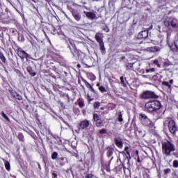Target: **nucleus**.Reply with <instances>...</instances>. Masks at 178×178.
Returning <instances> with one entry per match:
<instances>
[{"mask_svg":"<svg viewBox=\"0 0 178 178\" xmlns=\"http://www.w3.org/2000/svg\"><path fill=\"white\" fill-rule=\"evenodd\" d=\"M0 59L1 61H3V63L6 62V58L3 55V53L0 51Z\"/></svg>","mask_w":178,"mask_h":178,"instance_id":"obj_23","label":"nucleus"},{"mask_svg":"<svg viewBox=\"0 0 178 178\" xmlns=\"http://www.w3.org/2000/svg\"><path fill=\"white\" fill-rule=\"evenodd\" d=\"M93 120L95 122H98V120H99V116L98 115V114L97 113L93 114Z\"/></svg>","mask_w":178,"mask_h":178,"instance_id":"obj_28","label":"nucleus"},{"mask_svg":"<svg viewBox=\"0 0 178 178\" xmlns=\"http://www.w3.org/2000/svg\"><path fill=\"white\" fill-rule=\"evenodd\" d=\"M93 106L95 109H98V108H99V106H101V103H99L98 102H95L93 104Z\"/></svg>","mask_w":178,"mask_h":178,"instance_id":"obj_29","label":"nucleus"},{"mask_svg":"<svg viewBox=\"0 0 178 178\" xmlns=\"http://www.w3.org/2000/svg\"><path fill=\"white\" fill-rule=\"evenodd\" d=\"M85 13H86V16L88 19H98V17H97V14L95 13H93V12H86Z\"/></svg>","mask_w":178,"mask_h":178,"instance_id":"obj_16","label":"nucleus"},{"mask_svg":"<svg viewBox=\"0 0 178 178\" xmlns=\"http://www.w3.org/2000/svg\"><path fill=\"white\" fill-rule=\"evenodd\" d=\"M147 51L151 53L159 52V51H161V47L157 46L147 47Z\"/></svg>","mask_w":178,"mask_h":178,"instance_id":"obj_14","label":"nucleus"},{"mask_svg":"<svg viewBox=\"0 0 178 178\" xmlns=\"http://www.w3.org/2000/svg\"><path fill=\"white\" fill-rule=\"evenodd\" d=\"M57 158H58V152H53L51 154V159L55 161V159H56Z\"/></svg>","mask_w":178,"mask_h":178,"instance_id":"obj_27","label":"nucleus"},{"mask_svg":"<svg viewBox=\"0 0 178 178\" xmlns=\"http://www.w3.org/2000/svg\"><path fill=\"white\" fill-rule=\"evenodd\" d=\"M81 66L80 65V64L77 65V67H81Z\"/></svg>","mask_w":178,"mask_h":178,"instance_id":"obj_55","label":"nucleus"},{"mask_svg":"<svg viewBox=\"0 0 178 178\" xmlns=\"http://www.w3.org/2000/svg\"><path fill=\"white\" fill-rule=\"evenodd\" d=\"M113 157H111V160H113Z\"/></svg>","mask_w":178,"mask_h":178,"instance_id":"obj_63","label":"nucleus"},{"mask_svg":"<svg viewBox=\"0 0 178 178\" xmlns=\"http://www.w3.org/2000/svg\"><path fill=\"white\" fill-rule=\"evenodd\" d=\"M125 66L127 67V70H131V69H133V66H134V63H127L125 64Z\"/></svg>","mask_w":178,"mask_h":178,"instance_id":"obj_20","label":"nucleus"},{"mask_svg":"<svg viewBox=\"0 0 178 178\" xmlns=\"http://www.w3.org/2000/svg\"><path fill=\"white\" fill-rule=\"evenodd\" d=\"M165 175H169L172 172V170L170 168H166L163 170Z\"/></svg>","mask_w":178,"mask_h":178,"instance_id":"obj_34","label":"nucleus"},{"mask_svg":"<svg viewBox=\"0 0 178 178\" xmlns=\"http://www.w3.org/2000/svg\"><path fill=\"white\" fill-rule=\"evenodd\" d=\"M140 97L143 98V99H151L158 98V95L153 91L146 90L141 94Z\"/></svg>","mask_w":178,"mask_h":178,"instance_id":"obj_5","label":"nucleus"},{"mask_svg":"<svg viewBox=\"0 0 178 178\" xmlns=\"http://www.w3.org/2000/svg\"><path fill=\"white\" fill-rule=\"evenodd\" d=\"M164 124H168V129L172 134H175L177 131L176 122L173 120L168 119L164 122Z\"/></svg>","mask_w":178,"mask_h":178,"instance_id":"obj_4","label":"nucleus"},{"mask_svg":"<svg viewBox=\"0 0 178 178\" xmlns=\"http://www.w3.org/2000/svg\"><path fill=\"white\" fill-rule=\"evenodd\" d=\"M79 106L80 108H84V102L80 101V102H79Z\"/></svg>","mask_w":178,"mask_h":178,"instance_id":"obj_39","label":"nucleus"},{"mask_svg":"<svg viewBox=\"0 0 178 178\" xmlns=\"http://www.w3.org/2000/svg\"><path fill=\"white\" fill-rule=\"evenodd\" d=\"M104 30H105L106 33H109V29L108 27L104 29Z\"/></svg>","mask_w":178,"mask_h":178,"instance_id":"obj_46","label":"nucleus"},{"mask_svg":"<svg viewBox=\"0 0 178 178\" xmlns=\"http://www.w3.org/2000/svg\"><path fill=\"white\" fill-rule=\"evenodd\" d=\"M26 70L29 73V74L31 76H32V77H35V76L37 75V73L34 72V70H33V68L31 67H28L26 68Z\"/></svg>","mask_w":178,"mask_h":178,"instance_id":"obj_19","label":"nucleus"},{"mask_svg":"<svg viewBox=\"0 0 178 178\" xmlns=\"http://www.w3.org/2000/svg\"><path fill=\"white\" fill-rule=\"evenodd\" d=\"M118 122H123V115H122V113H120L118 118Z\"/></svg>","mask_w":178,"mask_h":178,"instance_id":"obj_35","label":"nucleus"},{"mask_svg":"<svg viewBox=\"0 0 178 178\" xmlns=\"http://www.w3.org/2000/svg\"><path fill=\"white\" fill-rule=\"evenodd\" d=\"M17 55L23 60V59H29V54H27L22 48L17 49Z\"/></svg>","mask_w":178,"mask_h":178,"instance_id":"obj_7","label":"nucleus"},{"mask_svg":"<svg viewBox=\"0 0 178 178\" xmlns=\"http://www.w3.org/2000/svg\"><path fill=\"white\" fill-rule=\"evenodd\" d=\"M121 154H122V155H127V154H126V152H124V151H123V152H121Z\"/></svg>","mask_w":178,"mask_h":178,"instance_id":"obj_49","label":"nucleus"},{"mask_svg":"<svg viewBox=\"0 0 178 178\" xmlns=\"http://www.w3.org/2000/svg\"><path fill=\"white\" fill-rule=\"evenodd\" d=\"M136 155L137 156V161L138 163H140L141 162V160H140V156H138V150H136Z\"/></svg>","mask_w":178,"mask_h":178,"instance_id":"obj_33","label":"nucleus"},{"mask_svg":"<svg viewBox=\"0 0 178 178\" xmlns=\"http://www.w3.org/2000/svg\"><path fill=\"white\" fill-rule=\"evenodd\" d=\"M70 51L73 56L76 58V59H79L80 58V51L76 49V47H74V49H72V50Z\"/></svg>","mask_w":178,"mask_h":178,"instance_id":"obj_18","label":"nucleus"},{"mask_svg":"<svg viewBox=\"0 0 178 178\" xmlns=\"http://www.w3.org/2000/svg\"><path fill=\"white\" fill-rule=\"evenodd\" d=\"M79 130H84V129H87L90 126V121L84 120L79 123Z\"/></svg>","mask_w":178,"mask_h":178,"instance_id":"obj_9","label":"nucleus"},{"mask_svg":"<svg viewBox=\"0 0 178 178\" xmlns=\"http://www.w3.org/2000/svg\"><path fill=\"white\" fill-rule=\"evenodd\" d=\"M5 168L6 169V170H8L9 172V170H10V163H9V161H6L5 163Z\"/></svg>","mask_w":178,"mask_h":178,"instance_id":"obj_25","label":"nucleus"},{"mask_svg":"<svg viewBox=\"0 0 178 178\" xmlns=\"http://www.w3.org/2000/svg\"><path fill=\"white\" fill-rule=\"evenodd\" d=\"M60 161H65V158H64V157H60Z\"/></svg>","mask_w":178,"mask_h":178,"instance_id":"obj_51","label":"nucleus"},{"mask_svg":"<svg viewBox=\"0 0 178 178\" xmlns=\"http://www.w3.org/2000/svg\"><path fill=\"white\" fill-rule=\"evenodd\" d=\"M52 177L53 178H58V174H56V172H53L52 173Z\"/></svg>","mask_w":178,"mask_h":178,"instance_id":"obj_42","label":"nucleus"},{"mask_svg":"<svg viewBox=\"0 0 178 178\" xmlns=\"http://www.w3.org/2000/svg\"><path fill=\"white\" fill-rule=\"evenodd\" d=\"M154 65H156V66H158V67H161V65L159 64V61H158L157 59L154 60Z\"/></svg>","mask_w":178,"mask_h":178,"instance_id":"obj_38","label":"nucleus"},{"mask_svg":"<svg viewBox=\"0 0 178 178\" xmlns=\"http://www.w3.org/2000/svg\"><path fill=\"white\" fill-rule=\"evenodd\" d=\"M146 73H154L155 72V68L146 69Z\"/></svg>","mask_w":178,"mask_h":178,"instance_id":"obj_31","label":"nucleus"},{"mask_svg":"<svg viewBox=\"0 0 178 178\" xmlns=\"http://www.w3.org/2000/svg\"><path fill=\"white\" fill-rule=\"evenodd\" d=\"M167 37L168 38H169V37H170V35L169 33H167Z\"/></svg>","mask_w":178,"mask_h":178,"instance_id":"obj_53","label":"nucleus"},{"mask_svg":"<svg viewBox=\"0 0 178 178\" xmlns=\"http://www.w3.org/2000/svg\"><path fill=\"white\" fill-rule=\"evenodd\" d=\"M95 38L96 41L99 42L101 51H105V44L104 43V40L101 39V37H99V35H98V33L95 35Z\"/></svg>","mask_w":178,"mask_h":178,"instance_id":"obj_8","label":"nucleus"},{"mask_svg":"<svg viewBox=\"0 0 178 178\" xmlns=\"http://www.w3.org/2000/svg\"><path fill=\"white\" fill-rule=\"evenodd\" d=\"M138 40H145L148 38V30L142 31L138 34Z\"/></svg>","mask_w":178,"mask_h":178,"instance_id":"obj_10","label":"nucleus"},{"mask_svg":"<svg viewBox=\"0 0 178 178\" xmlns=\"http://www.w3.org/2000/svg\"><path fill=\"white\" fill-rule=\"evenodd\" d=\"M175 150L176 147H175V145L169 140L162 143L163 154L166 155V156H170V154H172V152H175Z\"/></svg>","mask_w":178,"mask_h":178,"instance_id":"obj_2","label":"nucleus"},{"mask_svg":"<svg viewBox=\"0 0 178 178\" xmlns=\"http://www.w3.org/2000/svg\"><path fill=\"white\" fill-rule=\"evenodd\" d=\"M163 24L165 27H169V26H170V19H165L163 21Z\"/></svg>","mask_w":178,"mask_h":178,"instance_id":"obj_22","label":"nucleus"},{"mask_svg":"<svg viewBox=\"0 0 178 178\" xmlns=\"http://www.w3.org/2000/svg\"><path fill=\"white\" fill-rule=\"evenodd\" d=\"M66 42L70 51H72V49H74V48H76V44H74V41L73 40L69 39L68 40H66Z\"/></svg>","mask_w":178,"mask_h":178,"instance_id":"obj_13","label":"nucleus"},{"mask_svg":"<svg viewBox=\"0 0 178 178\" xmlns=\"http://www.w3.org/2000/svg\"><path fill=\"white\" fill-rule=\"evenodd\" d=\"M170 25L173 28V29H177L178 27V22L176 18H171L170 19Z\"/></svg>","mask_w":178,"mask_h":178,"instance_id":"obj_17","label":"nucleus"},{"mask_svg":"<svg viewBox=\"0 0 178 178\" xmlns=\"http://www.w3.org/2000/svg\"><path fill=\"white\" fill-rule=\"evenodd\" d=\"M96 86H97V87L99 88V87H102V86H101V83H97L96 84Z\"/></svg>","mask_w":178,"mask_h":178,"instance_id":"obj_47","label":"nucleus"},{"mask_svg":"<svg viewBox=\"0 0 178 178\" xmlns=\"http://www.w3.org/2000/svg\"><path fill=\"white\" fill-rule=\"evenodd\" d=\"M31 1H33V2H35V3H37V1H35V0H31Z\"/></svg>","mask_w":178,"mask_h":178,"instance_id":"obj_57","label":"nucleus"},{"mask_svg":"<svg viewBox=\"0 0 178 178\" xmlns=\"http://www.w3.org/2000/svg\"><path fill=\"white\" fill-rule=\"evenodd\" d=\"M72 13L74 19H75L76 22H80L81 19V15H80V13L76 10H73Z\"/></svg>","mask_w":178,"mask_h":178,"instance_id":"obj_11","label":"nucleus"},{"mask_svg":"<svg viewBox=\"0 0 178 178\" xmlns=\"http://www.w3.org/2000/svg\"><path fill=\"white\" fill-rule=\"evenodd\" d=\"M114 141L115 143V145L118 147V148H123V141L120 138H115Z\"/></svg>","mask_w":178,"mask_h":178,"instance_id":"obj_15","label":"nucleus"},{"mask_svg":"<svg viewBox=\"0 0 178 178\" xmlns=\"http://www.w3.org/2000/svg\"><path fill=\"white\" fill-rule=\"evenodd\" d=\"M86 178H92V174H88V175L86 176Z\"/></svg>","mask_w":178,"mask_h":178,"instance_id":"obj_43","label":"nucleus"},{"mask_svg":"<svg viewBox=\"0 0 178 178\" xmlns=\"http://www.w3.org/2000/svg\"><path fill=\"white\" fill-rule=\"evenodd\" d=\"M161 102L158 100L149 101L145 105L146 111L149 113L154 112V113H157V118L159 119H161L165 113V111H161Z\"/></svg>","mask_w":178,"mask_h":178,"instance_id":"obj_1","label":"nucleus"},{"mask_svg":"<svg viewBox=\"0 0 178 178\" xmlns=\"http://www.w3.org/2000/svg\"><path fill=\"white\" fill-rule=\"evenodd\" d=\"M18 137H19V138H23V134H19L18 135Z\"/></svg>","mask_w":178,"mask_h":178,"instance_id":"obj_48","label":"nucleus"},{"mask_svg":"<svg viewBox=\"0 0 178 178\" xmlns=\"http://www.w3.org/2000/svg\"><path fill=\"white\" fill-rule=\"evenodd\" d=\"M139 119L142 122V124H143V126H146L147 127H152L154 126V122H152L145 114H140Z\"/></svg>","mask_w":178,"mask_h":178,"instance_id":"obj_3","label":"nucleus"},{"mask_svg":"<svg viewBox=\"0 0 178 178\" xmlns=\"http://www.w3.org/2000/svg\"><path fill=\"white\" fill-rule=\"evenodd\" d=\"M134 178H138V177H134Z\"/></svg>","mask_w":178,"mask_h":178,"instance_id":"obj_62","label":"nucleus"},{"mask_svg":"<svg viewBox=\"0 0 178 178\" xmlns=\"http://www.w3.org/2000/svg\"><path fill=\"white\" fill-rule=\"evenodd\" d=\"M46 2H49L51 0H44Z\"/></svg>","mask_w":178,"mask_h":178,"instance_id":"obj_56","label":"nucleus"},{"mask_svg":"<svg viewBox=\"0 0 178 178\" xmlns=\"http://www.w3.org/2000/svg\"><path fill=\"white\" fill-rule=\"evenodd\" d=\"M126 156H127V161H130V159H131V156H130V152H127Z\"/></svg>","mask_w":178,"mask_h":178,"instance_id":"obj_40","label":"nucleus"},{"mask_svg":"<svg viewBox=\"0 0 178 178\" xmlns=\"http://www.w3.org/2000/svg\"><path fill=\"white\" fill-rule=\"evenodd\" d=\"M162 84H163V86H165V87H168V88H170V87H172V86L170 85L169 82H168V81H163Z\"/></svg>","mask_w":178,"mask_h":178,"instance_id":"obj_32","label":"nucleus"},{"mask_svg":"<svg viewBox=\"0 0 178 178\" xmlns=\"http://www.w3.org/2000/svg\"><path fill=\"white\" fill-rule=\"evenodd\" d=\"M83 83H84L86 87H87V88H90V90L92 91V92H94V94H97V92L95 91V90L94 89V88L92 87V86H91V84H90V83H88V81H87V80L84 79V78L81 79Z\"/></svg>","mask_w":178,"mask_h":178,"instance_id":"obj_12","label":"nucleus"},{"mask_svg":"<svg viewBox=\"0 0 178 178\" xmlns=\"http://www.w3.org/2000/svg\"><path fill=\"white\" fill-rule=\"evenodd\" d=\"M106 129H102L99 131L100 134H106Z\"/></svg>","mask_w":178,"mask_h":178,"instance_id":"obj_41","label":"nucleus"},{"mask_svg":"<svg viewBox=\"0 0 178 178\" xmlns=\"http://www.w3.org/2000/svg\"><path fill=\"white\" fill-rule=\"evenodd\" d=\"M70 170H71L72 173H73V171L72 170V169H70Z\"/></svg>","mask_w":178,"mask_h":178,"instance_id":"obj_61","label":"nucleus"},{"mask_svg":"<svg viewBox=\"0 0 178 178\" xmlns=\"http://www.w3.org/2000/svg\"><path fill=\"white\" fill-rule=\"evenodd\" d=\"M147 177H149V175H148Z\"/></svg>","mask_w":178,"mask_h":178,"instance_id":"obj_64","label":"nucleus"},{"mask_svg":"<svg viewBox=\"0 0 178 178\" xmlns=\"http://www.w3.org/2000/svg\"><path fill=\"white\" fill-rule=\"evenodd\" d=\"M124 59H126V56H122V57L120 58V62H122V60H124Z\"/></svg>","mask_w":178,"mask_h":178,"instance_id":"obj_45","label":"nucleus"},{"mask_svg":"<svg viewBox=\"0 0 178 178\" xmlns=\"http://www.w3.org/2000/svg\"><path fill=\"white\" fill-rule=\"evenodd\" d=\"M92 1H95L96 2H98V1H99V0H92Z\"/></svg>","mask_w":178,"mask_h":178,"instance_id":"obj_59","label":"nucleus"},{"mask_svg":"<svg viewBox=\"0 0 178 178\" xmlns=\"http://www.w3.org/2000/svg\"><path fill=\"white\" fill-rule=\"evenodd\" d=\"M170 84H173V79L170 80Z\"/></svg>","mask_w":178,"mask_h":178,"instance_id":"obj_50","label":"nucleus"},{"mask_svg":"<svg viewBox=\"0 0 178 178\" xmlns=\"http://www.w3.org/2000/svg\"><path fill=\"white\" fill-rule=\"evenodd\" d=\"M172 165H173V167H174V168H178V161H177V160H175V161H173Z\"/></svg>","mask_w":178,"mask_h":178,"instance_id":"obj_37","label":"nucleus"},{"mask_svg":"<svg viewBox=\"0 0 178 178\" xmlns=\"http://www.w3.org/2000/svg\"><path fill=\"white\" fill-rule=\"evenodd\" d=\"M99 90L101 91L102 93L106 92V88H105V87H104L102 86H99Z\"/></svg>","mask_w":178,"mask_h":178,"instance_id":"obj_30","label":"nucleus"},{"mask_svg":"<svg viewBox=\"0 0 178 178\" xmlns=\"http://www.w3.org/2000/svg\"><path fill=\"white\" fill-rule=\"evenodd\" d=\"M124 151L126 152V154H127V152H129V147L126 146L124 147Z\"/></svg>","mask_w":178,"mask_h":178,"instance_id":"obj_44","label":"nucleus"},{"mask_svg":"<svg viewBox=\"0 0 178 178\" xmlns=\"http://www.w3.org/2000/svg\"><path fill=\"white\" fill-rule=\"evenodd\" d=\"M8 91L10 95H12L13 98H15V99H18V101H22V99H23V97H22V95L17 93L15 90L12 89V88H9Z\"/></svg>","mask_w":178,"mask_h":178,"instance_id":"obj_6","label":"nucleus"},{"mask_svg":"<svg viewBox=\"0 0 178 178\" xmlns=\"http://www.w3.org/2000/svg\"><path fill=\"white\" fill-rule=\"evenodd\" d=\"M1 116H3V118L7 120V122H10V119H9V117H8V115H6L3 111L1 112Z\"/></svg>","mask_w":178,"mask_h":178,"instance_id":"obj_26","label":"nucleus"},{"mask_svg":"<svg viewBox=\"0 0 178 178\" xmlns=\"http://www.w3.org/2000/svg\"><path fill=\"white\" fill-rule=\"evenodd\" d=\"M67 98L69 99V95H67Z\"/></svg>","mask_w":178,"mask_h":178,"instance_id":"obj_60","label":"nucleus"},{"mask_svg":"<svg viewBox=\"0 0 178 178\" xmlns=\"http://www.w3.org/2000/svg\"><path fill=\"white\" fill-rule=\"evenodd\" d=\"M38 168L39 169H41V165H40V163H38Z\"/></svg>","mask_w":178,"mask_h":178,"instance_id":"obj_54","label":"nucleus"},{"mask_svg":"<svg viewBox=\"0 0 178 178\" xmlns=\"http://www.w3.org/2000/svg\"><path fill=\"white\" fill-rule=\"evenodd\" d=\"M127 165H130V160H127Z\"/></svg>","mask_w":178,"mask_h":178,"instance_id":"obj_52","label":"nucleus"},{"mask_svg":"<svg viewBox=\"0 0 178 178\" xmlns=\"http://www.w3.org/2000/svg\"><path fill=\"white\" fill-rule=\"evenodd\" d=\"M104 124V122H102V121H97L96 122V126L97 127H101V126H102Z\"/></svg>","mask_w":178,"mask_h":178,"instance_id":"obj_36","label":"nucleus"},{"mask_svg":"<svg viewBox=\"0 0 178 178\" xmlns=\"http://www.w3.org/2000/svg\"><path fill=\"white\" fill-rule=\"evenodd\" d=\"M106 155L108 156V158H111V156H112V155H113V149L110 148L108 149Z\"/></svg>","mask_w":178,"mask_h":178,"instance_id":"obj_21","label":"nucleus"},{"mask_svg":"<svg viewBox=\"0 0 178 178\" xmlns=\"http://www.w3.org/2000/svg\"><path fill=\"white\" fill-rule=\"evenodd\" d=\"M53 69H54V70H56V67H54Z\"/></svg>","mask_w":178,"mask_h":178,"instance_id":"obj_58","label":"nucleus"},{"mask_svg":"<svg viewBox=\"0 0 178 178\" xmlns=\"http://www.w3.org/2000/svg\"><path fill=\"white\" fill-rule=\"evenodd\" d=\"M120 80L121 81V84H122L123 87H127V84L124 82V77L120 76Z\"/></svg>","mask_w":178,"mask_h":178,"instance_id":"obj_24","label":"nucleus"}]
</instances>
